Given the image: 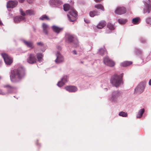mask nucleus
I'll return each mask as SVG.
<instances>
[{
  "label": "nucleus",
  "mask_w": 151,
  "mask_h": 151,
  "mask_svg": "<svg viewBox=\"0 0 151 151\" xmlns=\"http://www.w3.org/2000/svg\"><path fill=\"white\" fill-rule=\"evenodd\" d=\"M25 75L24 68L22 67H19L11 71L10 76L11 81L12 82H19L24 77Z\"/></svg>",
  "instance_id": "nucleus-1"
},
{
  "label": "nucleus",
  "mask_w": 151,
  "mask_h": 151,
  "mask_svg": "<svg viewBox=\"0 0 151 151\" xmlns=\"http://www.w3.org/2000/svg\"><path fill=\"white\" fill-rule=\"evenodd\" d=\"M123 75V73L119 75L115 74L112 76L111 78V83L116 87H119L121 84H123L122 81Z\"/></svg>",
  "instance_id": "nucleus-2"
},
{
  "label": "nucleus",
  "mask_w": 151,
  "mask_h": 151,
  "mask_svg": "<svg viewBox=\"0 0 151 151\" xmlns=\"http://www.w3.org/2000/svg\"><path fill=\"white\" fill-rule=\"evenodd\" d=\"M121 95V93L120 91H114L112 92L111 94L109 101L112 103H117L118 102Z\"/></svg>",
  "instance_id": "nucleus-3"
},
{
  "label": "nucleus",
  "mask_w": 151,
  "mask_h": 151,
  "mask_svg": "<svg viewBox=\"0 0 151 151\" xmlns=\"http://www.w3.org/2000/svg\"><path fill=\"white\" fill-rule=\"evenodd\" d=\"M146 86V82L143 81L139 84L134 89V93L141 94L144 91Z\"/></svg>",
  "instance_id": "nucleus-4"
},
{
  "label": "nucleus",
  "mask_w": 151,
  "mask_h": 151,
  "mask_svg": "<svg viewBox=\"0 0 151 151\" xmlns=\"http://www.w3.org/2000/svg\"><path fill=\"white\" fill-rule=\"evenodd\" d=\"M144 7L143 8V13H150L151 10V1L147 0L146 1H144Z\"/></svg>",
  "instance_id": "nucleus-5"
},
{
  "label": "nucleus",
  "mask_w": 151,
  "mask_h": 151,
  "mask_svg": "<svg viewBox=\"0 0 151 151\" xmlns=\"http://www.w3.org/2000/svg\"><path fill=\"white\" fill-rule=\"evenodd\" d=\"M49 3L51 7L55 8H60L63 4L61 0H50Z\"/></svg>",
  "instance_id": "nucleus-6"
},
{
  "label": "nucleus",
  "mask_w": 151,
  "mask_h": 151,
  "mask_svg": "<svg viewBox=\"0 0 151 151\" xmlns=\"http://www.w3.org/2000/svg\"><path fill=\"white\" fill-rule=\"evenodd\" d=\"M1 55L6 65H10L12 63V59L10 56L4 53H2Z\"/></svg>",
  "instance_id": "nucleus-7"
},
{
  "label": "nucleus",
  "mask_w": 151,
  "mask_h": 151,
  "mask_svg": "<svg viewBox=\"0 0 151 151\" xmlns=\"http://www.w3.org/2000/svg\"><path fill=\"white\" fill-rule=\"evenodd\" d=\"M69 20L71 22H74L76 20V12L74 9H71L70 10L69 14H67Z\"/></svg>",
  "instance_id": "nucleus-8"
},
{
  "label": "nucleus",
  "mask_w": 151,
  "mask_h": 151,
  "mask_svg": "<svg viewBox=\"0 0 151 151\" xmlns=\"http://www.w3.org/2000/svg\"><path fill=\"white\" fill-rule=\"evenodd\" d=\"M68 77L67 76H64L60 81L58 82L57 84L58 86L60 87L62 86L68 82Z\"/></svg>",
  "instance_id": "nucleus-9"
},
{
  "label": "nucleus",
  "mask_w": 151,
  "mask_h": 151,
  "mask_svg": "<svg viewBox=\"0 0 151 151\" xmlns=\"http://www.w3.org/2000/svg\"><path fill=\"white\" fill-rule=\"evenodd\" d=\"M56 58L55 61L56 64L60 63L64 61L63 57L59 52H57L56 54Z\"/></svg>",
  "instance_id": "nucleus-10"
},
{
  "label": "nucleus",
  "mask_w": 151,
  "mask_h": 151,
  "mask_svg": "<svg viewBox=\"0 0 151 151\" xmlns=\"http://www.w3.org/2000/svg\"><path fill=\"white\" fill-rule=\"evenodd\" d=\"M103 62L105 65L110 67H113L115 65L114 62L107 56L104 58Z\"/></svg>",
  "instance_id": "nucleus-11"
},
{
  "label": "nucleus",
  "mask_w": 151,
  "mask_h": 151,
  "mask_svg": "<svg viewBox=\"0 0 151 151\" xmlns=\"http://www.w3.org/2000/svg\"><path fill=\"white\" fill-rule=\"evenodd\" d=\"M126 12V8L124 7H118L115 11L116 14L121 15L125 13Z\"/></svg>",
  "instance_id": "nucleus-12"
},
{
  "label": "nucleus",
  "mask_w": 151,
  "mask_h": 151,
  "mask_svg": "<svg viewBox=\"0 0 151 151\" xmlns=\"http://www.w3.org/2000/svg\"><path fill=\"white\" fill-rule=\"evenodd\" d=\"M37 60L35 55L32 54H31L27 59V62L30 64H33L35 63Z\"/></svg>",
  "instance_id": "nucleus-13"
},
{
  "label": "nucleus",
  "mask_w": 151,
  "mask_h": 151,
  "mask_svg": "<svg viewBox=\"0 0 151 151\" xmlns=\"http://www.w3.org/2000/svg\"><path fill=\"white\" fill-rule=\"evenodd\" d=\"M21 14L23 16H25L26 14L29 15H34L35 14V12L32 10H28L26 11V13L24 12L21 9H20Z\"/></svg>",
  "instance_id": "nucleus-14"
},
{
  "label": "nucleus",
  "mask_w": 151,
  "mask_h": 151,
  "mask_svg": "<svg viewBox=\"0 0 151 151\" xmlns=\"http://www.w3.org/2000/svg\"><path fill=\"white\" fill-rule=\"evenodd\" d=\"M17 3L18 2L17 1H9L7 3V8H14L17 5Z\"/></svg>",
  "instance_id": "nucleus-15"
},
{
  "label": "nucleus",
  "mask_w": 151,
  "mask_h": 151,
  "mask_svg": "<svg viewBox=\"0 0 151 151\" xmlns=\"http://www.w3.org/2000/svg\"><path fill=\"white\" fill-rule=\"evenodd\" d=\"M42 28L43 29V32L46 35L48 34V30L50 29L49 26L47 24L43 23L42 24Z\"/></svg>",
  "instance_id": "nucleus-16"
},
{
  "label": "nucleus",
  "mask_w": 151,
  "mask_h": 151,
  "mask_svg": "<svg viewBox=\"0 0 151 151\" xmlns=\"http://www.w3.org/2000/svg\"><path fill=\"white\" fill-rule=\"evenodd\" d=\"M24 44L28 47L30 48L31 49L33 48L34 47L33 43L32 41H27L24 40H22Z\"/></svg>",
  "instance_id": "nucleus-17"
},
{
  "label": "nucleus",
  "mask_w": 151,
  "mask_h": 151,
  "mask_svg": "<svg viewBox=\"0 0 151 151\" xmlns=\"http://www.w3.org/2000/svg\"><path fill=\"white\" fill-rule=\"evenodd\" d=\"M65 88L67 91L70 92H74L76 91V87L74 86H67L65 87Z\"/></svg>",
  "instance_id": "nucleus-18"
},
{
  "label": "nucleus",
  "mask_w": 151,
  "mask_h": 151,
  "mask_svg": "<svg viewBox=\"0 0 151 151\" xmlns=\"http://www.w3.org/2000/svg\"><path fill=\"white\" fill-rule=\"evenodd\" d=\"M106 24V22L104 20H101L96 26V27L99 29H101L104 27Z\"/></svg>",
  "instance_id": "nucleus-19"
},
{
  "label": "nucleus",
  "mask_w": 151,
  "mask_h": 151,
  "mask_svg": "<svg viewBox=\"0 0 151 151\" xmlns=\"http://www.w3.org/2000/svg\"><path fill=\"white\" fill-rule=\"evenodd\" d=\"M100 13L99 11L95 10L93 11H91L89 12V15L91 17H93L95 16L99 15Z\"/></svg>",
  "instance_id": "nucleus-20"
},
{
  "label": "nucleus",
  "mask_w": 151,
  "mask_h": 151,
  "mask_svg": "<svg viewBox=\"0 0 151 151\" xmlns=\"http://www.w3.org/2000/svg\"><path fill=\"white\" fill-rule=\"evenodd\" d=\"M52 28L54 32L57 34L59 33L63 30V28L54 25L52 27Z\"/></svg>",
  "instance_id": "nucleus-21"
},
{
  "label": "nucleus",
  "mask_w": 151,
  "mask_h": 151,
  "mask_svg": "<svg viewBox=\"0 0 151 151\" xmlns=\"http://www.w3.org/2000/svg\"><path fill=\"white\" fill-rule=\"evenodd\" d=\"M66 40L70 42H72L74 39V37L73 35L69 34H67L65 35Z\"/></svg>",
  "instance_id": "nucleus-22"
},
{
  "label": "nucleus",
  "mask_w": 151,
  "mask_h": 151,
  "mask_svg": "<svg viewBox=\"0 0 151 151\" xmlns=\"http://www.w3.org/2000/svg\"><path fill=\"white\" fill-rule=\"evenodd\" d=\"M4 87L8 89V93H12L13 91L16 89L15 87L9 85H5L4 86Z\"/></svg>",
  "instance_id": "nucleus-23"
},
{
  "label": "nucleus",
  "mask_w": 151,
  "mask_h": 151,
  "mask_svg": "<svg viewBox=\"0 0 151 151\" xmlns=\"http://www.w3.org/2000/svg\"><path fill=\"white\" fill-rule=\"evenodd\" d=\"M25 18L21 16H17L15 17L14 19V22L16 23H18L20 21L24 20Z\"/></svg>",
  "instance_id": "nucleus-24"
},
{
  "label": "nucleus",
  "mask_w": 151,
  "mask_h": 151,
  "mask_svg": "<svg viewBox=\"0 0 151 151\" xmlns=\"http://www.w3.org/2000/svg\"><path fill=\"white\" fill-rule=\"evenodd\" d=\"M132 62L131 61H125L121 63L120 65L123 67H126L132 64Z\"/></svg>",
  "instance_id": "nucleus-25"
},
{
  "label": "nucleus",
  "mask_w": 151,
  "mask_h": 151,
  "mask_svg": "<svg viewBox=\"0 0 151 151\" xmlns=\"http://www.w3.org/2000/svg\"><path fill=\"white\" fill-rule=\"evenodd\" d=\"M145 111V109H140L138 111L137 114V118H140L142 116V115Z\"/></svg>",
  "instance_id": "nucleus-26"
},
{
  "label": "nucleus",
  "mask_w": 151,
  "mask_h": 151,
  "mask_svg": "<svg viewBox=\"0 0 151 151\" xmlns=\"http://www.w3.org/2000/svg\"><path fill=\"white\" fill-rule=\"evenodd\" d=\"M140 20V19L139 17H136L132 19V22L134 24H137L139 23Z\"/></svg>",
  "instance_id": "nucleus-27"
},
{
  "label": "nucleus",
  "mask_w": 151,
  "mask_h": 151,
  "mask_svg": "<svg viewBox=\"0 0 151 151\" xmlns=\"http://www.w3.org/2000/svg\"><path fill=\"white\" fill-rule=\"evenodd\" d=\"M134 52L135 55L139 56L142 54V52L139 49L135 48L134 49Z\"/></svg>",
  "instance_id": "nucleus-28"
},
{
  "label": "nucleus",
  "mask_w": 151,
  "mask_h": 151,
  "mask_svg": "<svg viewBox=\"0 0 151 151\" xmlns=\"http://www.w3.org/2000/svg\"><path fill=\"white\" fill-rule=\"evenodd\" d=\"M37 56L38 61L40 62L43 60V55L41 53H38L37 54Z\"/></svg>",
  "instance_id": "nucleus-29"
},
{
  "label": "nucleus",
  "mask_w": 151,
  "mask_h": 151,
  "mask_svg": "<svg viewBox=\"0 0 151 151\" xmlns=\"http://www.w3.org/2000/svg\"><path fill=\"white\" fill-rule=\"evenodd\" d=\"M94 7L97 9H100L102 11H104V8L103 6L101 4H98L95 5Z\"/></svg>",
  "instance_id": "nucleus-30"
},
{
  "label": "nucleus",
  "mask_w": 151,
  "mask_h": 151,
  "mask_svg": "<svg viewBox=\"0 0 151 151\" xmlns=\"http://www.w3.org/2000/svg\"><path fill=\"white\" fill-rule=\"evenodd\" d=\"M63 7L64 10L66 12L70 9V6L68 4H65L63 5Z\"/></svg>",
  "instance_id": "nucleus-31"
},
{
  "label": "nucleus",
  "mask_w": 151,
  "mask_h": 151,
  "mask_svg": "<svg viewBox=\"0 0 151 151\" xmlns=\"http://www.w3.org/2000/svg\"><path fill=\"white\" fill-rule=\"evenodd\" d=\"M119 115L120 116H121L123 117H127V113L123 111L120 112L119 113Z\"/></svg>",
  "instance_id": "nucleus-32"
},
{
  "label": "nucleus",
  "mask_w": 151,
  "mask_h": 151,
  "mask_svg": "<svg viewBox=\"0 0 151 151\" xmlns=\"http://www.w3.org/2000/svg\"><path fill=\"white\" fill-rule=\"evenodd\" d=\"M118 22L120 24H125L127 22V20L126 19H118Z\"/></svg>",
  "instance_id": "nucleus-33"
},
{
  "label": "nucleus",
  "mask_w": 151,
  "mask_h": 151,
  "mask_svg": "<svg viewBox=\"0 0 151 151\" xmlns=\"http://www.w3.org/2000/svg\"><path fill=\"white\" fill-rule=\"evenodd\" d=\"M39 19L40 20H44L45 19L47 20H50L49 18L47 15H42V16H41L39 18Z\"/></svg>",
  "instance_id": "nucleus-34"
},
{
  "label": "nucleus",
  "mask_w": 151,
  "mask_h": 151,
  "mask_svg": "<svg viewBox=\"0 0 151 151\" xmlns=\"http://www.w3.org/2000/svg\"><path fill=\"white\" fill-rule=\"evenodd\" d=\"M105 52H106V51L102 48L99 49L98 51L99 53L102 55H104Z\"/></svg>",
  "instance_id": "nucleus-35"
},
{
  "label": "nucleus",
  "mask_w": 151,
  "mask_h": 151,
  "mask_svg": "<svg viewBox=\"0 0 151 151\" xmlns=\"http://www.w3.org/2000/svg\"><path fill=\"white\" fill-rule=\"evenodd\" d=\"M107 26L108 28L111 30H114V28L113 25L109 23L108 24Z\"/></svg>",
  "instance_id": "nucleus-36"
},
{
  "label": "nucleus",
  "mask_w": 151,
  "mask_h": 151,
  "mask_svg": "<svg viewBox=\"0 0 151 151\" xmlns=\"http://www.w3.org/2000/svg\"><path fill=\"white\" fill-rule=\"evenodd\" d=\"M37 45L40 47H45V45L44 44L41 42L37 43Z\"/></svg>",
  "instance_id": "nucleus-37"
},
{
  "label": "nucleus",
  "mask_w": 151,
  "mask_h": 151,
  "mask_svg": "<svg viewBox=\"0 0 151 151\" xmlns=\"http://www.w3.org/2000/svg\"><path fill=\"white\" fill-rule=\"evenodd\" d=\"M146 21L147 24H151V18H147Z\"/></svg>",
  "instance_id": "nucleus-38"
},
{
  "label": "nucleus",
  "mask_w": 151,
  "mask_h": 151,
  "mask_svg": "<svg viewBox=\"0 0 151 151\" xmlns=\"http://www.w3.org/2000/svg\"><path fill=\"white\" fill-rule=\"evenodd\" d=\"M140 41L142 43H145L147 41L145 38L142 37L140 39Z\"/></svg>",
  "instance_id": "nucleus-39"
},
{
  "label": "nucleus",
  "mask_w": 151,
  "mask_h": 151,
  "mask_svg": "<svg viewBox=\"0 0 151 151\" xmlns=\"http://www.w3.org/2000/svg\"><path fill=\"white\" fill-rule=\"evenodd\" d=\"M6 93L3 92L0 89V94L4 95L6 94Z\"/></svg>",
  "instance_id": "nucleus-40"
},
{
  "label": "nucleus",
  "mask_w": 151,
  "mask_h": 151,
  "mask_svg": "<svg viewBox=\"0 0 151 151\" xmlns=\"http://www.w3.org/2000/svg\"><path fill=\"white\" fill-rule=\"evenodd\" d=\"M76 48H78L79 46V42L78 41H77V39H76Z\"/></svg>",
  "instance_id": "nucleus-41"
},
{
  "label": "nucleus",
  "mask_w": 151,
  "mask_h": 151,
  "mask_svg": "<svg viewBox=\"0 0 151 151\" xmlns=\"http://www.w3.org/2000/svg\"><path fill=\"white\" fill-rule=\"evenodd\" d=\"M33 0H27V1L29 3L31 4Z\"/></svg>",
  "instance_id": "nucleus-42"
},
{
  "label": "nucleus",
  "mask_w": 151,
  "mask_h": 151,
  "mask_svg": "<svg viewBox=\"0 0 151 151\" xmlns=\"http://www.w3.org/2000/svg\"><path fill=\"white\" fill-rule=\"evenodd\" d=\"M84 21L86 23H88L89 22V21L87 20L86 19H84Z\"/></svg>",
  "instance_id": "nucleus-43"
},
{
  "label": "nucleus",
  "mask_w": 151,
  "mask_h": 151,
  "mask_svg": "<svg viewBox=\"0 0 151 151\" xmlns=\"http://www.w3.org/2000/svg\"><path fill=\"white\" fill-rule=\"evenodd\" d=\"M57 48L59 50H60L61 49V47L60 46H58L57 47Z\"/></svg>",
  "instance_id": "nucleus-44"
},
{
  "label": "nucleus",
  "mask_w": 151,
  "mask_h": 151,
  "mask_svg": "<svg viewBox=\"0 0 151 151\" xmlns=\"http://www.w3.org/2000/svg\"><path fill=\"white\" fill-rule=\"evenodd\" d=\"M149 84L150 86H151V79H150L149 81Z\"/></svg>",
  "instance_id": "nucleus-45"
},
{
  "label": "nucleus",
  "mask_w": 151,
  "mask_h": 151,
  "mask_svg": "<svg viewBox=\"0 0 151 151\" xmlns=\"http://www.w3.org/2000/svg\"><path fill=\"white\" fill-rule=\"evenodd\" d=\"M96 2H98L102 1V0H94Z\"/></svg>",
  "instance_id": "nucleus-46"
},
{
  "label": "nucleus",
  "mask_w": 151,
  "mask_h": 151,
  "mask_svg": "<svg viewBox=\"0 0 151 151\" xmlns=\"http://www.w3.org/2000/svg\"><path fill=\"white\" fill-rule=\"evenodd\" d=\"M19 1L21 3L23 2L24 0H19Z\"/></svg>",
  "instance_id": "nucleus-47"
},
{
  "label": "nucleus",
  "mask_w": 151,
  "mask_h": 151,
  "mask_svg": "<svg viewBox=\"0 0 151 151\" xmlns=\"http://www.w3.org/2000/svg\"><path fill=\"white\" fill-rule=\"evenodd\" d=\"M73 52L74 55L76 54V50H74L73 51Z\"/></svg>",
  "instance_id": "nucleus-48"
},
{
  "label": "nucleus",
  "mask_w": 151,
  "mask_h": 151,
  "mask_svg": "<svg viewBox=\"0 0 151 151\" xmlns=\"http://www.w3.org/2000/svg\"><path fill=\"white\" fill-rule=\"evenodd\" d=\"M81 50H79V51H81L83 50V48H81Z\"/></svg>",
  "instance_id": "nucleus-49"
},
{
  "label": "nucleus",
  "mask_w": 151,
  "mask_h": 151,
  "mask_svg": "<svg viewBox=\"0 0 151 151\" xmlns=\"http://www.w3.org/2000/svg\"><path fill=\"white\" fill-rule=\"evenodd\" d=\"M45 49H44L43 50H41L42 52H44L45 51Z\"/></svg>",
  "instance_id": "nucleus-50"
},
{
  "label": "nucleus",
  "mask_w": 151,
  "mask_h": 151,
  "mask_svg": "<svg viewBox=\"0 0 151 151\" xmlns=\"http://www.w3.org/2000/svg\"><path fill=\"white\" fill-rule=\"evenodd\" d=\"M104 90L106 91H107V88H104Z\"/></svg>",
  "instance_id": "nucleus-51"
},
{
  "label": "nucleus",
  "mask_w": 151,
  "mask_h": 151,
  "mask_svg": "<svg viewBox=\"0 0 151 151\" xmlns=\"http://www.w3.org/2000/svg\"><path fill=\"white\" fill-rule=\"evenodd\" d=\"M2 24V23L1 21L0 20V25Z\"/></svg>",
  "instance_id": "nucleus-52"
},
{
  "label": "nucleus",
  "mask_w": 151,
  "mask_h": 151,
  "mask_svg": "<svg viewBox=\"0 0 151 151\" xmlns=\"http://www.w3.org/2000/svg\"><path fill=\"white\" fill-rule=\"evenodd\" d=\"M78 14V13H77V12L76 11V17H77V16H78V14Z\"/></svg>",
  "instance_id": "nucleus-53"
},
{
  "label": "nucleus",
  "mask_w": 151,
  "mask_h": 151,
  "mask_svg": "<svg viewBox=\"0 0 151 151\" xmlns=\"http://www.w3.org/2000/svg\"><path fill=\"white\" fill-rule=\"evenodd\" d=\"M110 32H107V31H106V33H110Z\"/></svg>",
  "instance_id": "nucleus-54"
},
{
  "label": "nucleus",
  "mask_w": 151,
  "mask_h": 151,
  "mask_svg": "<svg viewBox=\"0 0 151 151\" xmlns=\"http://www.w3.org/2000/svg\"><path fill=\"white\" fill-rule=\"evenodd\" d=\"M77 88H76V91H77Z\"/></svg>",
  "instance_id": "nucleus-55"
},
{
  "label": "nucleus",
  "mask_w": 151,
  "mask_h": 151,
  "mask_svg": "<svg viewBox=\"0 0 151 151\" xmlns=\"http://www.w3.org/2000/svg\"><path fill=\"white\" fill-rule=\"evenodd\" d=\"M77 54V52H76V55Z\"/></svg>",
  "instance_id": "nucleus-56"
}]
</instances>
